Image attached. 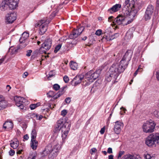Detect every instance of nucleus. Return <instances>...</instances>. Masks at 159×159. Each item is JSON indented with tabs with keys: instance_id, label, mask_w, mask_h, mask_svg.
Masks as SVG:
<instances>
[{
	"instance_id": "19",
	"label": "nucleus",
	"mask_w": 159,
	"mask_h": 159,
	"mask_svg": "<svg viewBox=\"0 0 159 159\" xmlns=\"http://www.w3.org/2000/svg\"><path fill=\"white\" fill-rule=\"evenodd\" d=\"M84 78V77L82 75L76 76L72 80V82L75 84V86H76L80 84Z\"/></svg>"
},
{
	"instance_id": "31",
	"label": "nucleus",
	"mask_w": 159,
	"mask_h": 159,
	"mask_svg": "<svg viewBox=\"0 0 159 159\" xmlns=\"http://www.w3.org/2000/svg\"><path fill=\"white\" fill-rule=\"evenodd\" d=\"M62 46V44L60 43L57 44L54 50V52L55 53H57L58 51L60 49Z\"/></svg>"
},
{
	"instance_id": "54",
	"label": "nucleus",
	"mask_w": 159,
	"mask_h": 159,
	"mask_svg": "<svg viewBox=\"0 0 159 159\" xmlns=\"http://www.w3.org/2000/svg\"><path fill=\"white\" fill-rule=\"evenodd\" d=\"M55 106V104H49V105H48V107L51 109H52L54 107V106Z\"/></svg>"
},
{
	"instance_id": "59",
	"label": "nucleus",
	"mask_w": 159,
	"mask_h": 159,
	"mask_svg": "<svg viewBox=\"0 0 159 159\" xmlns=\"http://www.w3.org/2000/svg\"><path fill=\"white\" fill-rule=\"evenodd\" d=\"M19 47H18L17 48H14V49L13 51L15 52H18V51L19 49Z\"/></svg>"
},
{
	"instance_id": "28",
	"label": "nucleus",
	"mask_w": 159,
	"mask_h": 159,
	"mask_svg": "<svg viewBox=\"0 0 159 159\" xmlns=\"http://www.w3.org/2000/svg\"><path fill=\"white\" fill-rule=\"evenodd\" d=\"M144 157L146 159H155V157L154 156H153L152 155H151L148 153L144 155Z\"/></svg>"
},
{
	"instance_id": "57",
	"label": "nucleus",
	"mask_w": 159,
	"mask_h": 159,
	"mask_svg": "<svg viewBox=\"0 0 159 159\" xmlns=\"http://www.w3.org/2000/svg\"><path fill=\"white\" fill-rule=\"evenodd\" d=\"M66 88V87L64 86L61 88V92H60L61 93H62V94L63 93L64 90Z\"/></svg>"
},
{
	"instance_id": "49",
	"label": "nucleus",
	"mask_w": 159,
	"mask_h": 159,
	"mask_svg": "<svg viewBox=\"0 0 159 159\" xmlns=\"http://www.w3.org/2000/svg\"><path fill=\"white\" fill-rule=\"evenodd\" d=\"M107 152L108 153L111 154L112 153V149L111 148H108L107 150Z\"/></svg>"
},
{
	"instance_id": "34",
	"label": "nucleus",
	"mask_w": 159,
	"mask_h": 159,
	"mask_svg": "<svg viewBox=\"0 0 159 159\" xmlns=\"http://www.w3.org/2000/svg\"><path fill=\"white\" fill-rule=\"evenodd\" d=\"M54 94V93L53 91H50L48 93H47V95L48 97H52V98Z\"/></svg>"
},
{
	"instance_id": "56",
	"label": "nucleus",
	"mask_w": 159,
	"mask_h": 159,
	"mask_svg": "<svg viewBox=\"0 0 159 159\" xmlns=\"http://www.w3.org/2000/svg\"><path fill=\"white\" fill-rule=\"evenodd\" d=\"M29 136L27 134H25L24 136V139L25 140H27L29 139Z\"/></svg>"
},
{
	"instance_id": "60",
	"label": "nucleus",
	"mask_w": 159,
	"mask_h": 159,
	"mask_svg": "<svg viewBox=\"0 0 159 159\" xmlns=\"http://www.w3.org/2000/svg\"><path fill=\"white\" fill-rule=\"evenodd\" d=\"M108 159H114L113 156L112 155H110L108 156Z\"/></svg>"
},
{
	"instance_id": "14",
	"label": "nucleus",
	"mask_w": 159,
	"mask_h": 159,
	"mask_svg": "<svg viewBox=\"0 0 159 159\" xmlns=\"http://www.w3.org/2000/svg\"><path fill=\"white\" fill-rule=\"evenodd\" d=\"M18 0H6V4L8 5L10 9L14 10L18 6Z\"/></svg>"
},
{
	"instance_id": "15",
	"label": "nucleus",
	"mask_w": 159,
	"mask_h": 159,
	"mask_svg": "<svg viewBox=\"0 0 159 159\" xmlns=\"http://www.w3.org/2000/svg\"><path fill=\"white\" fill-rule=\"evenodd\" d=\"M52 43V40L50 38L47 39L42 45L41 48H44L47 50L51 48Z\"/></svg>"
},
{
	"instance_id": "4",
	"label": "nucleus",
	"mask_w": 159,
	"mask_h": 159,
	"mask_svg": "<svg viewBox=\"0 0 159 159\" xmlns=\"http://www.w3.org/2000/svg\"><path fill=\"white\" fill-rule=\"evenodd\" d=\"M124 14V16L119 15L113 20V23L115 24H122L123 25H127L131 23L134 18H130L129 16H128V15Z\"/></svg>"
},
{
	"instance_id": "7",
	"label": "nucleus",
	"mask_w": 159,
	"mask_h": 159,
	"mask_svg": "<svg viewBox=\"0 0 159 159\" xmlns=\"http://www.w3.org/2000/svg\"><path fill=\"white\" fill-rule=\"evenodd\" d=\"M130 0H125V2L123 5V10L125 11V14L129 16L130 18H134L136 15V14L138 11L139 9L135 8V5L133 6V10L129 11Z\"/></svg>"
},
{
	"instance_id": "35",
	"label": "nucleus",
	"mask_w": 159,
	"mask_h": 159,
	"mask_svg": "<svg viewBox=\"0 0 159 159\" xmlns=\"http://www.w3.org/2000/svg\"><path fill=\"white\" fill-rule=\"evenodd\" d=\"M119 35L118 34H115L114 35L111 36L109 39H107V41L109 40H111L113 39H114L116 37H117Z\"/></svg>"
},
{
	"instance_id": "16",
	"label": "nucleus",
	"mask_w": 159,
	"mask_h": 159,
	"mask_svg": "<svg viewBox=\"0 0 159 159\" xmlns=\"http://www.w3.org/2000/svg\"><path fill=\"white\" fill-rule=\"evenodd\" d=\"M14 124L12 121L10 120H7L3 125V128L9 131L13 128Z\"/></svg>"
},
{
	"instance_id": "10",
	"label": "nucleus",
	"mask_w": 159,
	"mask_h": 159,
	"mask_svg": "<svg viewBox=\"0 0 159 159\" xmlns=\"http://www.w3.org/2000/svg\"><path fill=\"white\" fill-rule=\"evenodd\" d=\"M48 24L46 20H41L36 24L35 27H39V34L40 35L43 34L47 29Z\"/></svg>"
},
{
	"instance_id": "36",
	"label": "nucleus",
	"mask_w": 159,
	"mask_h": 159,
	"mask_svg": "<svg viewBox=\"0 0 159 159\" xmlns=\"http://www.w3.org/2000/svg\"><path fill=\"white\" fill-rule=\"evenodd\" d=\"M53 89L55 90H58L60 88V86L57 84H55L53 86Z\"/></svg>"
},
{
	"instance_id": "22",
	"label": "nucleus",
	"mask_w": 159,
	"mask_h": 159,
	"mask_svg": "<svg viewBox=\"0 0 159 159\" xmlns=\"http://www.w3.org/2000/svg\"><path fill=\"white\" fill-rule=\"evenodd\" d=\"M30 145L32 148L34 150H35L38 146V141L36 139H31Z\"/></svg>"
},
{
	"instance_id": "5",
	"label": "nucleus",
	"mask_w": 159,
	"mask_h": 159,
	"mask_svg": "<svg viewBox=\"0 0 159 159\" xmlns=\"http://www.w3.org/2000/svg\"><path fill=\"white\" fill-rule=\"evenodd\" d=\"M159 143V133H153L150 134L146 139L145 144L148 147L156 146Z\"/></svg>"
},
{
	"instance_id": "43",
	"label": "nucleus",
	"mask_w": 159,
	"mask_h": 159,
	"mask_svg": "<svg viewBox=\"0 0 159 159\" xmlns=\"http://www.w3.org/2000/svg\"><path fill=\"white\" fill-rule=\"evenodd\" d=\"M32 52V51L31 50H28L27 51V53L26 56L28 57H29L30 56Z\"/></svg>"
},
{
	"instance_id": "25",
	"label": "nucleus",
	"mask_w": 159,
	"mask_h": 159,
	"mask_svg": "<svg viewBox=\"0 0 159 159\" xmlns=\"http://www.w3.org/2000/svg\"><path fill=\"white\" fill-rule=\"evenodd\" d=\"M70 64L71 68L74 70H76L78 67L77 63L73 61H70Z\"/></svg>"
},
{
	"instance_id": "30",
	"label": "nucleus",
	"mask_w": 159,
	"mask_h": 159,
	"mask_svg": "<svg viewBox=\"0 0 159 159\" xmlns=\"http://www.w3.org/2000/svg\"><path fill=\"white\" fill-rule=\"evenodd\" d=\"M152 15L145 12L144 15V19L145 20H147L150 19Z\"/></svg>"
},
{
	"instance_id": "37",
	"label": "nucleus",
	"mask_w": 159,
	"mask_h": 159,
	"mask_svg": "<svg viewBox=\"0 0 159 159\" xmlns=\"http://www.w3.org/2000/svg\"><path fill=\"white\" fill-rule=\"evenodd\" d=\"M102 33V30L100 29H99V30H97L96 31V32H95V34L97 35L100 36L101 34Z\"/></svg>"
},
{
	"instance_id": "41",
	"label": "nucleus",
	"mask_w": 159,
	"mask_h": 159,
	"mask_svg": "<svg viewBox=\"0 0 159 159\" xmlns=\"http://www.w3.org/2000/svg\"><path fill=\"white\" fill-rule=\"evenodd\" d=\"M154 114L156 117L159 118V111H154Z\"/></svg>"
},
{
	"instance_id": "29",
	"label": "nucleus",
	"mask_w": 159,
	"mask_h": 159,
	"mask_svg": "<svg viewBox=\"0 0 159 159\" xmlns=\"http://www.w3.org/2000/svg\"><path fill=\"white\" fill-rule=\"evenodd\" d=\"M10 145L14 149H15L18 146L19 143L17 142H13L10 143Z\"/></svg>"
},
{
	"instance_id": "6",
	"label": "nucleus",
	"mask_w": 159,
	"mask_h": 159,
	"mask_svg": "<svg viewBox=\"0 0 159 159\" xmlns=\"http://www.w3.org/2000/svg\"><path fill=\"white\" fill-rule=\"evenodd\" d=\"M132 52L131 50H128L125 53L123 58L119 63H115V65H118L120 67L119 68L123 69V71L126 68L129 64V61L130 60Z\"/></svg>"
},
{
	"instance_id": "23",
	"label": "nucleus",
	"mask_w": 159,
	"mask_h": 159,
	"mask_svg": "<svg viewBox=\"0 0 159 159\" xmlns=\"http://www.w3.org/2000/svg\"><path fill=\"white\" fill-rule=\"evenodd\" d=\"M0 106L2 109L5 108L7 106V102L5 100L4 98L0 100Z\"/></svg>"
},
{
	"instance_id": "12",
	"label": "nucleus",
	"mask_w": 159,
	"mask_h": 159,
	"mask_svg": "<svg viewBox=\"0 0 159 159\" xmlns=\"http://www.w3.org/2000/svg\"><path fill=\"white\" fill-rule=\"evenodd\" d=\"M84 29V27L81 26L80 27H77V29H74L72 32L71 34L69 36L70 39H74L76 38L83 31Z\"/></svg>"
},
{
	"instance_id": "26",
	"label": "nucleus",
	"mask_w": 159,
	"mask_h": 159,
	"mask_svg": "<svg viewBox=\"0 0 159 159\" xmlns=\"http://www.w3.org/2000/svg\"><path fill=\"white\" fill-rule=\"evenodd\" d=\"M8 5L6 4V0H4L1 5L0 9L2 11H4L7 9Z\"/></svg>"
},
{
	"instance_id": "9",
	"label": "nucleus",
	"mask_w": 159,
	"mask_h": 159,
	"mask_svg": "<svg viewBox=\"0 0 159 159\" xmlns=\"http://www.w3.org/2000/svg\"><path fill=\"white\" fill-rule=\"evenodd\" d=\"M101 70L98 69L94 72L93 70H90L85 75L84 77L88 80H91V81L93 82L99 76Z\"/></svg>"
},
{
	"instance_id": "38",
	"label": "nucleus",
	"mask_w": 159,
	"mask_h": 159,
	"mask_svg": "<svg viewBox=\"0 0 159 159\" xmlns=\"http://www.w3.org/2000/svg\"><path fill=\"white\" fill-rule=\"evenodd\" d=\"M67 113V110L64 109L61 111V114L62 116H64L66 115Z\"/></svg>"
},
{
	"instance_id": "47",
	"label": "nucleus",
	"mask_w": 159,
	"mask_h": 159,
	"mask_svg": "<svg viewBox=\"0 0 159 159\" xmlns=\"http://www.w3.org/2000/svg\"><path fill=\"white\" fill-rule=\"evenodd\" d=\"M97 151V150L95 148H93L91 149V153L93 154V153H94L95 152Z\"/></svg>"
},
{
	"instance_id": "40",
	"label": "nucleus",
	"mask_w": 159,
	"mask_h": 159,
	"mask_svg": "<svg viewBox=\"0 0 159 159\" xmlns=\"http://www.w3.org/2000/svg\"><path fill=\"white\" fill-rule=\"evenodd\" d=\"M142 71V69L141 68H140L139 66V68L137 69V70L135 71L134 74V76L135 77L136 75L138 74V72L139 71Z\"/></svg>"
},
{
	"instance_id": "61",
	"label": "nucleus",
	"mask_w": 159,
	"mask_h": 159,
	"mask_svg": "<svg viewBox=\"0 0 159 159\" xmlns=\"http://www.w3.org/2000/svg\"><path fill=\"white\" fill-rule=\"evenodd\" d=\"M5 58H2L0 59V65L2 63V62L4 61Z\"/></svg>"
},
{
	"instance_id": "53",
	"label": "nucleus",
	"mask_w": 159,
	"mask_h": 159,
	"mask_svg": "<svg viewBox=\"0 0 159 159\" xmlns=\"http://www.w3.org/2000/svg\"><path fill=\"white\" fill-rule=\"evenodd\" d=\"M124 152L123 151H120L119 153L118 156V158L121 157V156L123 154Z\"/></svg>"
},
{
	"instance_id": "3",
	"label": "nucleus",
	"mask_w": 159,
	"mask_h": 159,
	"mask_svg": "<svg viewBox=\"0 0 159 159\" xmlns=\"http://www.w3.org/2000/svg\"><path fill=\"white\" fill-rule=\"evenodd\" d=\"M57 124L62 128V132L63 133L62 134L61 137L62 142L64 143L70 130L71 124L68 122H65L62 119H61L58 120Z\"/></svg>"
},
{
	"instance_id": "58",
	"label": "nucleus",
	"mask_w": 159,
	"mask_h": 159,
	"mask_svg": "<svg viewBox=\"0 0 159 159\" xmlns=\"http://www.w3.org/2000/svg\"><path fill=\"white\" fill-rule=\"evenodd\" d=\"M11 87L9 85H7L6 86V89L8 91H9L11 89Z\"/></svg>"
},
{
	"instance_id": "44",
	"label": "nucleus",
	"mask_w": 159,
	"mask_h": 159,
	"mask_svg": "<svg viewBox=\"0 0 159 159\" xmlns=\"http://www.w3.org/2000/svg\"><path fill=\"white\" fill-rule=\"evenodd\" d=\"M65 101L67 103H69L71 101V98L70 97L67 98L65 99Z\"/></svg>"
},
{
	"instance_id": "48",
	"label": "nucleus",
	"mask_w": 159,
	"mask_h": 159,
	"mask_svg": "<svg viewBox=\"0 0 159 159\" xmlns=\"http://www.w3.org/2000/svg\"><path fill=\"white\" fill-rule=\"evenodd\" d=\"M36 117L37 118V119H38V120H41L42 117H43V116L42 115H36Z\"/></svg>"
},
{
	"instance_id": "64",
	"label": "nucleus",
	"mask_w": 159,
	"mask_h": 159,
	"mask_svg": "<svg viewBox=\"0 0 159 159\" xmlns=\"http://www.w3.org/2000/svg\"><path fill=\"white\" fill-rule=\"evenodd\" d=\"M36 158V156H34L32 157L30 159V157H29V159H35Z\"/></svg>"
},
{
	"instance_id": "17",
	"label": "nucleus",
	"mask_w": 159,
	"mask_h": 159,
	"mask_svg": "<svg viewBox=\"0 0 159 159\" xmlns=\"http://www.w3.org/2000/svg\"><path fill=\"white\" fill-rule=\"evenodd\" d=\"M16 18V13L12 12L8 14L7 17V21L9 23H11L15 21Z\"/></svg>"
},
{
	"instance_id": "18",
	"label": "nucleus",
	"mask_w": 159,
	"mask_h": 159,
	"mask_svg": "<svg viewBox=\"0 0 159 159\" xmlns=\"http://www.w3.org/2000/svg\"><path fill=\"white\" fill-rule=\"evenodd\" d=\"M121 7V5L120 4H116L113 6L111 8L108 10V12L110 13H113L120 10Z\"/></svg>"
},
{
	"instance_id": "46",
	"label": "nucleus",
	"mask_w": 159,
	"mask_h": 159,
	"mask_svg": "<svg viewBox=\"0 0 159 159\" xmlns=\"http://www.w3.org/2000/svg\"><path fill=\"white\" fill-rule=\"evenodd\" d=\"M36 107L35 105V104H32L30 105V108L31 109V110H33L35 108H36Z\"/></svg>"
},
{
	"instance_id": "20",
	"label": "nucleus",
	"mask_w": 159,
	"mask_h": 159,
	"mask_svg": "<svg viewBox=\"0 0 159 159\" xmlns=\"http://www.w3.org/2000/svg\"><path fill=\"white\" fill-rule=\"evenodd\" d=\"M29 34L26 32H24L22 34L21 37L19 39L20 43H24L27 40L29 36Z\"/></svg>"
},
{
	"instance_id": "13",
	"label": "nucleus",
	"mask_w": 159,
	"mask_h": 159,
	"mask_svg": "<svg viewBox=\"0 0 159 159\" xmlns=\"http://www.w3.org/2000/svg\"><path fill=\"white\" fill-rule=\"evenodd\" d=\"M123 126L124 124L122 122L120 121H116L114 126V132L117 134H120Z\"/></svg>"
},
{
	"instance_id": "33",
	"label": "nucleus",
	"mask_w": 159,
	"mask_h": 159,
	"mask_svg": "<svg viewBox=\"0 0 159 159\" xmlns=\"http://www.w3.org/2000/svg\"><path fill=\"white\" fill-rule=\"evenodd\" d=\"M62 94V93H61L60 92H58L56 94L54 95V94L52 98L54 99H56L57 98L60 97L61 95Z\"/></svg>"
},
{
	"instance_id": "32",
	"label": "nucleus",
	"mask_w": 159,
	"mask_h": 159,
	"mask_svg": "<svg viewBox=\"0 0 159 159\" xmlns=\"http://www.w3.org/2000/svg\"><path fill=\"white\" fill-rule=\"evenodd\" d=\"M61 129H62V128L61 127H60L57 124H56L55 127V132H57L59 131Z\"/></svg>"
},
{
	"instance_id": "11",
	"label": "nucleus",
	"mask_w": 159,
	"mask_h": 159,
	"mask_svg": "<svg viewBox=\"0 0 159 159\" xmlns=\"http://www.w3.org/2000/svg\"><path fill=\"white\" fill-rule=\"evenodd\" d=\"M14 100L16 105L22 109H24V107L28 102L26 99L20 96H15L14 97Z\"/></svg>"
},
{
	"instance_id": "55",
	"label": "nucleus",
	"mask_w": 159,
	"mask_h": 159,
	"mask_svg": "<svg viewBox=\"0 0 159 159\" xmlns=\"http://www.w3.org/2000/svg\"><path fill=\"white\" fill-rule=\"evenodd\" d=\"M113 18L114 17L112 16H111L109 17L108 18V21L109 22H111L112 21V20H114L113 19Z\"/></svg>"
},
{
	"instance_id": "42",
	"label": "nucleus",
	"mask_w": 159,
	"mask_h": 159,
	"mask_svg": "<svg viewBox=\"0 0 159 159\" xmlns=\"http://www.w3.org/2000/svg\"><path fill=\"white\" fill-rule=\"evenodd\" d=\"M9 153L10 156H13L15 154V151L12 149H11L9 151Z\"/></svg>"
},
{
	"instance_id": "52",
	"label": "nucleus",
	"mask_w": 159,
	"mask_h": 159,
	"mask_svg": "<svg viewBox=\"0 0 159 159\" xmlns=\"http://www.w3.org/2000/svg\"><path fill=\"white\" fill-rule=\"evenodd\" d=\"M156 75L157 78L159 81V70L156 72Z\"/></svg>"
},
{
	"instance_id": "8",
	"label": "nucleus",
	"mask_w": 159,
	"mask_h": 159,
	"mask_svg": "<svg viewBox=\"0 0 159 159\" xmlns=\"http://www.w3.org/2000/svg\"><path fill=\"white\" fill-rule=\"evenodd\" d=\"M156 124L153 120H150L146 121L142 125L143 131L146 133H151L154 131Z\"/></svg>"
},
{
	"instance_id": "27",
	"label": "nucleus",
	"mask_w": 159,
	"mask_h": 159,
	"mask_svg": "<svg viewBox=\"0 0 159 159\" xmlns=\"http://www.w3.org/2000/svg\"><path fill=\"white\" fill-rule=\"evenodd\" d=\"M37 136V133L35 129H33L31 133V139H35Z\"/></svg>"
},
{
	"instance_id": "62",
	"label": "nucleus",
	"mask_w": 159,
	"mask_h": 159,
	"mask_svg": "<svg viewBox=\"0 0 159 159\" xmlns=\"http://www.w3.org/2000/svg\"><path fill=\"white\" fill-rule=\"evenodd\" d=\"M120 110H122L124 111V113H125V111H126V109L124 108L123 107H122L120 108Z\"/></svg>"
},
{
	"instance_id": "50",
	"label": "nucleus",
	"mask_w": 159,
	"mask_h": 159,
	"mask_svg": "<svg viewBox=\"0 0 159 159\" xmlns=\"http://www.w3.org/2000/svg\"><path fill=\"white\" fill-rule=\"evenodd\" d=\"M28 75V73L27 72H25L23 74L22 76L23 78H25Z\"/></svg>"
},
{
	"instance_id": "21",
	"label": "nucleus",
	"mask_w": 159,
	"mask_h": 159,
	"mask_svg": "<svg viewBox=\"0 0 159 159\" xmlns=\"http://www.w3.org/2000/svg\"><path fill=\"white\" fill-rule=\"evenodd\" d=\"M121 159H141L139 156H134L130 154H128L124 156Z\"/></svg>"
},
{
	"instance_id": "1",
	"label": "nucleus",
	"mask_w": 159,
	"mask_h": 159,
	"mask_svg": "<svg viewBox=\"0 0 159 159\" xmlns=\"http://www.w3.org/2000/svg\"><path fill=\"white\" fill-rule=\"evenodd\" d=\"M53 140L52 144H49L45 148L42 152L43 156L44 157L48 155L49 159H53L58 155L61 146L59 144L58 141L56 139L54 141L53 139L52 138L51 141Z\"/></svg>"
},
{
	"instance_id": "39",
	"label": "nucleus",
	"mask_w": 159,
	"mask_h": 159,
	"mask_svg": "<svg viewBox=\"0 0 159 159\" xmlns=\"http://www.w3.org/2000/svg\"><path fill=\"white\" fill-rule=\"evenodd\" d=\"M63 80L66 83H67L68 82L69 79L67 76L65 75L63 77Z\"/></svg>"
},
{
	"instance_id": "2",
	"label": "nucleus",
	"mask_w": 159,
	"mask_h": 159,
	"mask_svg": "<svg viewBox=\"0 0 159 159\" xmlns=\"http://www.w3.org/2000/svg\"><path fill=\"white\" fill-rule=\"evenodd\" d=\"M119 68L118 65H115V63H114L110 69L109 74H107L105 80L108 82L112 80L113 84L117 82V78L119 74L123 72V69Z\"/></svg>"
},
{
	"instance_id": "45",
	"label": "nucleus",
	"mask_w": 159,
	"mask_h": 159,
	"mask_svg": "<svg viewBox=\"0 0 159 159\" xmlns=\"http://www.w3.org/2000/svg\"><path fill=\"white\" fill-rule=\"evenodd\" d=\"M22 151V149H20V148H19L17 150L16 153L18 154H20L21 153Z\"/></svg>"
},
{
	"instance_id": "24",
	"label": "nucleus",
	"mask_w": 159,
	"mask_h": 159,
	"mask_svg": "<svg viewBox=\"0 0 159 159\" xmlns=\"http://www.w3.org/2000/svg\"><path fill=\"white\" fill-rule=\"evenodd\" d=\"M154 7L152 5H149L146 11L148 13L152 15V13L154 11Z\"/></svg>"
},
{
	"instance_id": "51",
	"label": "nucleus",
	"mask_w": 159,
	"mask_h": 159,
	"mask_svg": "<svg viewBox=\"0 0 159 159\" xmlns=\"http://www.w3.org/2000/svg\"><path fill=\"white\" fill-rule=\"evenodd\" d=\"M105 129L104 127L101 128L100 131V134H103L105 132Z\"/></svg>"
},
{
	"instance_id": "63",
	"label": "nucleus",
	"mask_w": 159,
	"mask_h": 159,
	"mask_svg": "<svg viewBox=\"0 0 159 159\" xmlns=\"http://www.w3.org/2000/svg\"><path fill=\"white\" fill-rule=\"evenodd\" d=\"M34 104L35 105L36 107H38L40 105V103L39 102H38V103H36V104Z\"/></svg>"
}]
</instances>
